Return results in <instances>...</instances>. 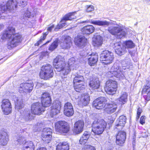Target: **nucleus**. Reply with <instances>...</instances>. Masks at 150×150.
<instances>
[{
  "label": "nucleus",
  "mask_w": 150,
  "mask_h": 150,
  "mask_svg": "<svg viewBox=\"0 0 150 150\" xmlns=\"http://www.w3.org/2000/svg\"><path fill=\"white\" fill-rule=\"evenodd\" d=\"M36 150H47L46 148L44 147H39Z\"/></svg>",
  "instance_id": "nucleus-57"
},
{
  "label": "nucleus",
  "mask_w": 150,
  "mask_h": 150,
  "mask_svg": "<svg viewBox=\"0 0 150 150\" xmlns=\"http://www.w3.org/2000/svg\"><path fill=\"white\" fill-rule=\"evenodd\" d=\"M107 101L108 99L106 98L101 96L95 99L93 102V105L97 109H104Z\"/></svg>",
  "instance_id": "nucleus-12"
},
{
  "label": "nucleus",
  "mask_w": 150,
  "mask_h": 150,
  "mask_svg": "<svg viewBox=\"0 0 150 150\" xmlns=\"http://www.w3.org/2000/svg\"><path fill=\"white\" fill-rule=\"evenodd\" d=\"M33 87V83H23L20 84L18 91L21 93H29L32 91Z\"/></svg>",
  "instance_id": "nucleus-16"
},
{
  "label": "nucleus",
  "mask_w": 150,
  "mask_h": 150,
  "mask_svg": "<svg viewBox=\"0 0 150 150\" xmlns=\"http://www.w3.org/2000/svg\"><path fill=\"white\" fill-rule=\"evenodd\" d=\"M103 43L102 39L100 38H95L93 41L92 44L95 47H98L101 45Z\"/></svg>",
  "instance_id": "nucleus-39"
},
{
  "label": "nucleus",
  "mask_w": 150,
  "mask_h": 150,
  "mask_svg": "<svg viewBox=\"0 0 150 150\" xmlns=\"http://www.w3.org/2000/svg\"><path fill=\"white\" fill-rule=\"evenodd\" d=\"M84 125V123L83 120H79L76 121L72 129L73 134L76 135L81 133L83 130Z\"/></svg>",
  "instance_id": "nucleus-18"
},
{
  "label": "nucleus",
  "mask_w": 150,
  "mask_h": 150,
  "mask_svg": "<svg viewBox=\"0 0 150 150\" xmlns=\"http://www.w3.org/2000/svg\"><path fill=\"white\" fill-rule=\"evenodd\" d=\"M61 107L62 103L61 102L58 100L54 101L51 107L50 112V115L53 117L54 115L60 113Z\"/></svg>",
  "instance_id": "nucleus-17"
},
{
  "label": "nucleus",
  "mask_w": 150,
  "mask_h": 150,
  "mask_svg": "<svg viewBox=\"0 0 150 150\" xmlns=\"http://www.w3.org/2000/svg\"><path fill=\"white\" fill-rule=\"evenodd\" d=\"M126 120L127 118L125 116L123 115L120 116L117 121V123L115 125V128L117 129V127L120 126L121 127V128H122L126 123Z\"/></svg>",
  "instance_id": "nucleus-31"
},
{
  "label": "nucleus",
  "mask_w": 150,
  "mask_h": 150,
  "mask_svg": "<svg viewBox=\"0 0 150 150\" xmlns=\"http://www.w3.org/2000/svg\"><path fill=\"white\" fill-rule=\"evenodd\" d=\"M114 57L113 53L107 50L103 51L100 55V61L105 65L112 63L113 61Z\"/></svg>",
  "instance_id": "nucleus-9"
},
{
  "label": "nucleus",
  "mask_w": 150,
  "mask_h": 150,
  "mask_svg": "<svg viewBox=\"0 0 150 150\" xmlns=\"http://www.w3.org/2000/svg\"><path fill=\"white\" fill-rule=\"evenodd\" d=\"M142 111V109L141 108L139 107L137 109V114L136 115L137 120H138L139 119Z\"/></svg>",
  "instance_id": "nucleus-48"
},
{
  "label": "nucleus",
  "mask_w": 150,
  "mask_h": 150,
  "mask_svg": "<svg viewBox=\"0 0 150 150\" xmlns=\"http://www.w3.org/2000/svg\"><path fill=\"white\" fill-rule=\"evenodd\" d=\"M90 23L95 25L100 26L106 25L108 26L110 24V22L106 21H91Z\"/></svg>",
  "instance_id": "nucleus-35"
},
{
  "label": "nucleus",
  "mask_w": 150,
  "mask_h": 150,
  "mask_svg": "<svg viewBox=\"0 0 150 150\" xmlns=\"http://www.w3.org/2000/svg\"><path fill=\"white\" fill-rule=\"evenodd\" d=\"M8 136L7 133L4 132L0 133V146H4L8 143Z\"/></svg>",
  "instance_id": "nucleus-30"
},
{
  "label": "nucleus",
  "mask_w": 150,
  "mask_h": 150,
  "mask_svg": "<svg viewBox=\"0 0 150 150\" xmlns=\"http://www.w3.org/2000/svg\"><path fill=\"white\" fill-rule=\"evenodd\" d=\"M145 116L144 115L141 116L140 118L139 123L142 125H143L145 123Z\"/></svg>",
  "instance_id": "nucleus-51"
},
{
  "label": "nucleus",
  "mask_w": 150,
  "mask_h": 150,
  "mask_svg": "<svg viewBox=\"0 0 150 150\" xmlns=\"http://www.w3.org/2000/svg\"><path fill=\"white\" fill-rule=\"evenodd\" d=\"M115 119L111 117L108 118V123L110 125H112L114 122Z\"/></svg>",
  "instance_id": "nucleus-54"
},
{
  "label": "nucleus",
  "mask_w": 150,
  "mask_h": 150,
  "mask_svg": "<svg viewBox=\"0 0 150 150\" xmlns=\"http://www.w3.org/2000/svg\"><path fill=\"white\" fill-rule=\"evenodd\" d=\"M58 41L56 40L54 41L49 46L48 48L49 50L52 51L54 50L58 45Z\"/></svg>",
  "instance_id": "nucleus-40"
},
{
  "label": "nucleus",
  "mask_w": 150,
  "mask_h": 150,
  "mask_svg": "<svg viewBox=\"0 0 150 150\" xmlns=\"http://www.w3.org/2000/svg\"><path fill=\"white\" fill-rule=\"evenodd\" d=\"M52 136L48 135H41V138L44 143L45 144L49 143L51 141Z\"/></svg>",
  "instance_id": "nucleus-41"
},
{
  "label": "nucleus",
  "mask_w": 150,
  "mask_h": 150,
  "mask_svg": "<svg viewBox=\"0 0 150 150\" xmlns=\"http://www.w3.org/2000/svg\"><path fill=\"white\" fill-rule=\"evenodd\" d=\"M117 26L109 27L108 28V30L111 34L113 35L112 32H114L115 30H117Z\"/></svg>",
  "instance_id": "nucleus-50"
},
{
  "label": "nucleus",
  "mask_w": 150,
  "mask_h": 150,
  "mask_svg": "<svg viewBox=\"0 0 150 150\" xmlns=\"http://www.w3.org/2000/svg\"><path fill=\"white\" fill-rule=\"evenodd\" d=\"M54 128L55 132L61 134L68 133L70 129L68 123L64 120H60L56 122Z\"/></svg>",
  "instance_id": "nucleus-6"
},
{
  "label": "nucleus",
  "mask_w": 150,
  "mask_h": 150,
  "mask_svg": "<svg viewBox=\"0 0 150 150\" xmlns=\"http://www.w3.org/2000/svg\"><path fill=\"white\" fill-rule=\"evenodd\" d=\"M52 65L57 71L60 72L63 75L65 76L69 74L71 69H74L76 64L75 60L71 59L67 63L64 57L58 55L54 59Z\"/></svg>",
  "instance_id": "nucleus-2"
},
{
  "label": "nucleus",
  "mask_w": 150,
  "mask_h": 150,
  "mask_svg": "<svg viewBox=\"0 0 150 150\" xmlns=\"http://www.w3.org/2000/svg\"><path fill=\"white\" fill-rule=\"evenodd\" d=\"M54 75L53 67L48 64L42 65L39 73L40 78L45 81L50 80L53 77Z\"/></svg>",
  "instance_id": "nucleus-3"
},
{
  "label": "nucleus",
  "mask_w": 150,
  "mask_h": 150,
  "mask_svg": "<svg viewBox=\"0 0 150 150\" xmlns=\"http://www.w3.org/2000/svg\"><path fill=\"white\" fill-rule=\"evenodd\" d=\"M49 33L48 32H46L42 33V36L40 37V39L34 44L35 46H39L40 44L45 39L47 35Z\"/></svg>",
  "instance_id": "nucleus-37"
},
{
  "label": "nucleus",
  "mask_w": 150,
  "mask_h": 150,
  "mask_svg": "<svg viewBox=\"0 0 150 150\" xmlns=\"http://www.w3.org/2000/svg\"><path fill=\"white\" fill-rule=\"evenodd\" d=\"M123 45H125L126 48H132L134 47V44L133 42L130 40H126L123 41L122 43Z\"/></svg>",
  "instance_id": "nucleus-38"
},
{
  "label": "nucleus",
  "mask_w": 150,
  "mask_h": 150,
  "mask_svg": "<svg viewBox=\"0 0 150 150\" xmlns=\"http://www.w3.org/2000/svg\"><path fill=\"white\" fill-rule=\"evenodd\" d=\"M118 69L115 68V67H112L110 71L108 72L109 77L110 78L115 77L116 78H120L121 74L119 72Z\"/></svg>",
  "instance_id": "nucleus-29"
},
{
  "label": "nucleus",
  "mask_w": 150,
  "mask_h": 150,
  "mask_svg": "<svg viewBox=\"0 0 150 150\" xmlns=\"http://www.w3.org/2000/svg\"><path fill=\"white\" fill-rule=\"evenodd\" d=\"M74 42L75 44L80 47H83L88 43V41L85 36L78 35L74 38Z\"/></svg>",
  "instance_id": "nucleus-14"
},
{
  "label": "nucleus",
  "mask_w": 150,
  "mask_h": 150,
  "mask_svg": "<svg viewBox=\"0 0 150 150\" xmlns=\"http://www.w3.org/2000/svg\"><path fill=\"white\" fill-rule=\"evenodd\" d=\"M125 142V140L116 139L115 143L117 145L120 146H123Z\"/></svg>",
  "instance_id": "nucleus-45"
},
{
  "label": "nucleus",
  "mask_w": 150,
  "mask_h": 150,
  "mask_svg": "<svg viewBox=\"0 0 150 150\" xmlns=\"http://www.w3.org/2000/svg\"><path fill=\"white\" fill-rule=\"evenodd\" d=\"M6 10H0V16L1 15V14L4 12Z\"/></svg>",
  "instance_id": "nucleus-58"
},
{
  "label": "nucleus",
  "mask_w": 150,
  "mask_h": 150,
  "mask_svg": "<svg viewBox=\"0 0 150 150\" xmlns=\"http://www.w3.org/2000/svg\"><path fill=\"white\" fill-rule=\"evenodd\" d=\"M90 57L88 59V64L91 66H94L97 63L98 56L97 53L93 52L90 55Z\"/></svg>",
  "instance_id": "nucleus-25"
},
{
  "label": "nucleus",
  "mask_w": 150,
  "mask_h": 150,
  "mask_svg": "<svg viewBox=\"0 0 150 150\" xmlns=\"http://www.w3.org/2000/svg\"><path fill=\"white\" fill-rule=\"evenodd\" d=\"M107 125V123L104 120L96 119L91 124V131L95 135H100L106 129Z\"/></svg>",
  "instance_id": "nucleus-4"
},
{
  "label": "nucleus",
  "mask_w": 150,
  "mask_h": 150,
  "mask_svg": "<svg viewBox=\"0 0 150 150\" xmlns=\"http://www.w3.org/2000/svg\"><path fill=\"white\" fill-rule=\"evenodd\" d=\"M95 30L94 27L90 25H88L83 26L81 31L83 35H89L93 33Z\"/></svg>",
  "instance_id": "nucleus-27"
},
{
  "label": "nucleus",
  "mask_w": 150,
  "mask_h": 150,
  "mask_svg": "<svg viewBox=\"0 0 150 150\" xmlns=\"http://www.w3.org/2000/svg\"><path fill=\"white\" fill-rule=\"evenodd\" d=\"M54 25L52 24L51 25L47 27V30L50 32H51L52 31V29L54 27Z\"/></svg>",
  "instance_id": "nucleus-55"
},
{
  "label": "nucleus",
  "mask_w": 150,
  "mask_h": 150,
  "mask_svg": "<svg viewBox=\"0 0 150 150\" xmlns=\"http://www.w3.org/2000/svg\"><path fill=\"white\" fill-rule=\"evenodd\" d=\"M15 28L12 26H8L2 33L1 39L3 40H8L7 47L11 50L21 43L23 39L22 35L19 33H16Z\"/></svg>",
  "instance_id": "nucleus-1"
},
{
  "label": "nucleus",
  "mask_w": 150,
  "mask_h": 150,
  "mask_svg": "<svg viewBox=\"0 0 150 150\" xmlns=\"http://www.w3.org/2000/svg\"><path fill=\"white\" fill-rule=\"evenodd\" d=\"M127 93L124 92L117 99L119 103L121 105H123L126 103L127 100Z\"/></svg>",
  "instance_id": "nucleus-33"
},
{
  "label": "nucleus",
  "mask_w": 150,
  "mask_h": 150,
  "mask_svg": "<svg viewBox=\"0 0 150 150\" xmlns=\"http://www.w3.org/2000/svg\"><path fill=\"white\" fill-rule=\"evenodd\" d=\"M76 11L68 13L65 14L61 19L60 22H64L60 24H58L54 28V31H57L59 29L62 28L67 25V23L64 22L68 21H71L76 18Z\"/></svg>",
  "instance_id": "nucleus-7"
},
{
  "label": "nucleus",
  "mask_w": 150,
  "mask_h": 150,
  "mask_svg": "<svg viewBox=\"0 0 150 150\" xmlns=\"http://www.w3.org/2000/svg\"><path fill=\"white\" fill-rule=\"evenodd\" d=\"M84 150H96L95 147L90 145H87L84 147Z\"/></svg>",
  "instance_id": "nucleus-49"
},
{
  "label": "nucleus",
  "mask_w": 150,
  "mask_h": 150,
  "mask_svg": "<svg viewBox=\"0 0 150 150\" xmlns=\"http://www.w3.org/2000/svg\"><path fill=\"white\" fill-rule=\"evenodd\" d=\"M85 81L83 76L77 75L74 78L73 83L74 90L77 92H80L85 88V86L83 83Z\"/></svg>",
  "instance_id": "nucleus-8"
},
{
  "label": "nucleus",
  "mask_w": 150,
  "mask_h": 150,
  "mask_svg": "<svg viewBox=\"0 0 150 150\" xmlns=\"http://www.w3.org/2000/svg\"><path fill=\"white\" fill-rule=\"evenodd\" d=\"M116 138L125 140L126 138V133L124 131H119L116 135Z\"/></svg>",
  "instance_id": "nucleus-36"
},
{
  "label": "nucleus",
  "mask_w": 150,
  "mask_h": 150,
  "mask_svg": "<svg viewBox=\"0 0 150 150\" xmlns=\"http://www.w3.org/2000/svg\"><path fill=\"white\" fill-rule=\"evenodd\" d=\"M35 146L33 143L31 141L26 142L23 147V150H34Z\"/></svg>",
  "instance_id": "nucleus-34"
},
{
  "label": "nucleus",
  "mask_w": 150,
  "mask_h": 150,
  "mask_svg": "<svg viewBox=\"0 0 150 150\" xmlns=\"http://www.w3.org/2000/svg\"><path fill=\"white\" fill-rule=\"evenodd\" d=\"M118 88V84L117 81L112 79H108L105 84L104 89L108 94L113 95L116 93Z\"/></svg>",
  "instance_id": "nucleus-5"
},
{
  "label": "nucleus",
  "mask_w": 150,
  "mask_h": 150,
  "mask_svg": "<svg viewBox=\"0 0 150 150\" xmlns=\"http://www.w3.org/2000/svg\"><path fill=\"white\" fill-rule=\"evenodd\" d=\"M72 39L69 36H64L61 45V47L63 49H68L70 48L72 45Z\"/></svg>",
  "instance_id": "nucleus-23"
},
{
  "label": "nucleus",
  "mask_w": 150,
  "mask_h": 150,
  "mask_svg": "<svg viewBox=\"0 0 150 150\" xmlns=\"http://www.w3.org/2000/svg\"><path fill=\"white\" fill-rule=\"evenodd\" d=\"M27 1L28 0H19L18 3L19 6L23 7L27 4Z\"/></svg>",
  "instance_id": "nucleus-47"
},
{
  "label": "nucleus",
  "mask_w": 150,
  "mask_h": 150,
  "mask_svg": "<svg viewBox=\"0 0 150 150\" xmlns=\"http://www.w3.org/2000/svg\"><path fill=\"white\" fill-rule=\"evenodd\" d=\"M69 144L67 142H59L57 145L56 150H69Z\"/></svg>",
  "instance_id": "nucleus-32"
},
{
  "label": "nucleus",
  "mask_w": 150,
  "mask_h": 150,
  "mask_svg": "<svg viewBox=\"0 0 150 150\" xmlns=\"http://www.w3.org/2000/svg\"><path fill=\"white\" fill-rule=\"evenodd\" d=\"M16 0H9L6 4L0 5V8L1 9H14L18 8Z\"/></svg>",
  "instance_id": "nucleus-20"
},
{
  "label": "nucleus",
  "mask_w": 150,
  "mask_h": 150,
  "mask_svg": "<svg viewBox=\"0 0 150 150\" xmlns=\"http://www.w3.org/2000/svg\"><path fill=\"white\" fill-rule=\"evenodd\" d=\"M74 112L73 106L71 103L69 102L65 103L63 108L64 115L67 117H69L73 115Z\"/></svg>",
  "instance_id": "nucleus-19"
},
{
  "label": "nucleus",
  "mask_w": 150,
  "mask_h": 150,
  "mask_svg": "<svg viewBox=\"0 0 150 150\" xmlns=\"http://www.w3.org/2000/svg\"><path fill=\"white\" fill-rule=\"evenodd\" d=\"M1 107L4 114L7 115L11 113L12 106L9 99L6 98L3 99L1 102Z\"/></svg>",
  "instance_id": "nucleus-11"
},
{
  "label": "nucleus",
  "mask_w": 150,
  "mask_h": 150,
  "mask_svg": "<svg viewBox=\"0 0 150 150\" xmlns=\"http://www.w3.org/2000/svg\"><path fill=\"white\" fill-rule=\"evenodd\" d=\"M90 97L88 94H83L79 100L78 103L82 107L87 106L89 103Z\"/></svg>",
  "instance_id": "nucleus-24"
},
{
  "label": "nucleus",
  "mask_w": 150,
  "mask_h": 150,
  "mask_svg": "<svg viewBox=\"0 0 150 150\" xmlns=\"http://www.w3.org/2000/svg\"><path fill=\"white\" fill-rule=\"evenodd\" d=\"M50 40H48V41H47L46 43H44L43 45H46V44H47V43H49L50 42Z\"/></svg>",
  "instance_id": "nucleus-59"
},
{
  "label": "nucleus",
  "mask_w": 150,
  "mask_h": 150,
  "mask_svg": "<svg viewBox=\"0 0 150 150\" xmlns=\"http://www.w3.org/2000/svg\"><path fill=\"white\" fill-rule=\"evenodd\" d=\"M90 136V133L88 131H85L84 132L81 137L87 141Z\"/></svg>",
  "instance_id": "nucleus-44"
},
{
  "label": "nucleus",
  "mask_w": 150,
  "mask_h": 150,
  "mask_svg": "<svg viewBox=\"0 0 150 150\" xmlns=\"http://www.w3.org/2000/svg\"><path fill=\"white\" fill-rule=\"evenodd\" d=\"M45 111V109L39 102L33 103L31 106V113L35 115H40L42 114Z\"/></svg>",
  "instance_id": "nucleus-10"
},
{
  "label": "nucleus",
  "mask_w": 150,
  "mask_h": 150,
  "mask_svg": "<svg viewBox=\"0 0 150 150\" xmlns=\"http://www.w3.org/2000/svg\"><path fill=\"white\" fill-rule=\"evenodd\" d=\"M117 108V105L115 102H107L104 110L108 114H110L115 112Z\"/></svg>",
  "instance_id": "nucleus-21"
},
{
  "label": "nucleus",
  "mask_w": 150,
  "mask_h": 150,
  "mask_svg": "<svg viewBox=\"0 0 150 150\" xmlns=\"http://www.w3.org/2000/svg\"><path fill=\"white\" fill-rule=\"evenodd\" d=\"M85 8L86 9H94V6L92 5H86L85 6Z\"/></svg>",
  "instance_id": "nucleus-56"
},
{
  "label": "nucleus",
  "mask_w": 150,
  "mask_h": 150,
  "mask_svg": "<svg viewBox=\"0 0 150 150\" xmlns=\"http://www.w3.org/2000/svg\"><path fill=\"white\" fill-rule=\"evenodd\" d=\"M89 86L92 90L98 89L100 88V82L98 79H92L90 80Z\"/></svg>",
  "instance_id": "nucleus-28"
},
{
  "label": "nucleus",
  "mask_w": 150,
  "mask_h": 150,
  "mask_svg": "<svg viewBox=\"0 0 150 150\" xmlns=\"http://www.w3.org/2000/svg\"><path fill=\"white\" fill-rule=\"evenodd\" d=\"M52 131L50 128H47L44 129L41 135H48L49 136H52Z\"/></svg>",
  "instance_id": "nucleus-42"
},
{
  "label": "nucleus",
  "mask_w": 150,
  "mask_h": 150,
  "mask_svg": "<svg viewBox=\"0 0 150 150\" xmlns=\"http://www.w3.org/2000/svg\"><path fill=\"white\" fill-rule=\"evenodd\" d=\"M87 141H86V140H85L84 139H83V138L81 137L79 140V143L81 145H83L87 142Z\"/></svg>",
  "instance_id": "nucleus-52"
},
{
  "label": "nucleus",
  "mask_w": 150,
  "mask_h": 150,
  "mask_svg": "<svg viewBox=\"0 0 150 150\" xmlns=\"http://www.w3.org/2000/svg\"><path fill=\"white\" fill-rule=\"evenodd\" d=\"M113 48L115 53L118 55H122L127 52L126 47L121 41L115 42L113 44Z\"/></svg>",
  "instance_id": "nucleus-15"
},
{
  "label": "nucleus",
  "mask_w": 150,
  "mask_h": 150,
  "mask_svg": "<svg viewBox=\"0 0 150 150\" xmlns=\"http://www.w3.org/2000/svg\"><path fill=\"white\" fill-rule=\"evenodd\" d=\"M149 1H150V0H149Z\"/></svg>",
  "instance_id": "nucleus-60"
},
{
  "label": "nucleus",
  "mask_w": 150,
  "mask_h": 150,
  "mask_svg": "<svg viewBox=\"0 0 150 150\" xmlns=\"http://www.w3.org/2000/svg\"><path fill=\"white\" fill-rule=\"evenodd\" d=\"M24 16L25 17L28 18H30L31 16L33 17V16H32L31 14V13L29 12L28 11H27L26 12H25L24 14Z\"/></svg>",
  "instance_id": "nucleus-53"
},
{
  "label": "nucleus",
  "mask_w": 150,
  "mask_h": 150,
  "mask_svg": "<svg viewBox=\"0 0 150 150\" xmlns=\"http://www.w3.org/2000/svg\"><path fill=\"white\" fill-rule=\"evenodd\" d=\"M41 104L45 109L50 106L52 104V100L50 94L48 92H44L40 98Z\"/></svg>",
  "instance_id": "nucleus-13"
},
{
  "label": "nucleus",
  "mask_w": 150,
  "mask_h": 150,
  "mask_svg": "<svg viewBox=\"0 0 150 150\" xmlns=\"http://www.w3.org/2000/svg\"><path fill=\"white\" fill-rule=\"evenodd\" d=\"M142 94L144 95L143 97L144 99L147 101L150 100V82H148L147 84L144 86L142 91Z\"/></svg>",
  "instance_id": "nucleus-22"
},
{
  "label": "nucleus",
  "mask_w": 150,
  "mask_h": 150,
  "mask_svg": "<svg viewBox=\"0 0 150 150\" xmlns=\"http://www.w3.org/2000/svg\"><path fill=\"white\" fill-rule=\"evenodd\" d=\"M117 30H115L114 32H112L113 35L115 36L116 38L121 39L125 37L126 33L125 31L120 27L117 26Z\"/></svg>",
  "instance_id": "nucleus-26"
},
{
  "label": "nucleus",
  "mask_w": 150,
  "mask_h": 150,
  "mask_svg": "<svg viewBox=\"0 0 150 150\" xmlns=\"http://www.w3.org/2000/svg\"><path fill=\"white\" fill-rule=\"evenodd\" d=\"M35 116H33L30 113H26L24 116V118L27 121H30L32 120H34Z\"/></svg>",
  "instance_id": "nucleus-43"
},
{
  "label": "nucleus",
  "mask_w": 150,
  "mask_h": 150,
  "mask_svg": "<svg viewBox=\"0 0 150 150\" xmlns=\"http://www.w3.org/2000/svg\"><path fill=\"white\" fill-rule=\"evenodd\" d=\"M16 106L18 109H21L24 107V104L22 101H19L17 100L16 103Z\"/></svg>",
  "instance_id": "nucleus-46"
}]
</instances>
